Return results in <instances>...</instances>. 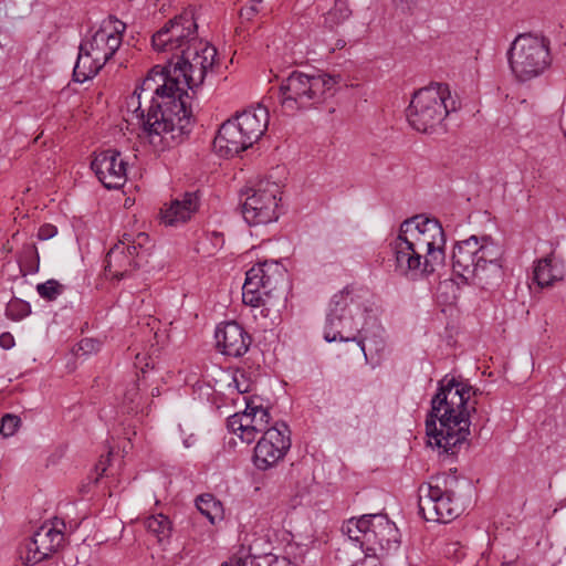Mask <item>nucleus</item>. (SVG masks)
<instances>
[{"instance_id":"obj_1","label":"nucleus","mask_w":566,"mask_h":566,"mask_svg":"<svg viewBox=\"0 0 566 566\" xmlns=\"http://www.w3.org/2000/svg\"><path fill=\"white\" fill-rule=\"evenodd\" d=\"M217 49L202 41L196 40L181 53H175L163 67L155 66L143 81V90H153L155 76L161 80L155 92L161 98L155 104L146 119L147 127L153 132L190 133L192 127V112L187 104L189 98L187 90L200 86L208 71L213 66Z\"/></svg>"},{"instance_id":"obj_2","label":"nucleus","mask_w":566,"mask_h":566,"mask_svg":"<svg viewBox=\"0 0 566 566\" xmlns=\"http://www.w3.org/2000/svg\"><path fill=\"white\" fill-rule=\"evenodd\" d=\"M446 237L436 219L415 216L405 220L390 242L395 271L412 280L432 274L446 260Z\"/></svg>"},{"instance_id":"obj_3","label":"nucleus","mask_w":566,"mask_h":566,"mask_svg":"<svg viewBox=\"0 0 566 566\" xmlns=\"http://www.w3.org/2000/svg\"><path fill=\"white\" fill-rule=\"evenodd\" d=\"M431 399V410L426 420L430 446L455 455L470 434L468 401L472 387L454 377L444 376Z\"/></svg>"},{"instance_id":"obj_4","label":"nucleus","mask_w":566,"mask_h":566,"mask_svg":"<svg viewBox=\"0 0 566 566\" xmlns=\"http://www.w3.org/2000/svg\"><path fill=\"white\" fill-rule=\"evenodd\" d=\"M361 314V307L356 300L354 289L346 286L331 298L324 328V339L332 342H356L367 359V348L380 352L385 347L382 338L368 337L365 329L359 327L356 316Z\"/></svg>"},{"instance_id":"obj_5","label":"nucleus","mask_w":566,"mask_h":566,"mask_svg":"<svg viewBox=\"0 0 566 566\" xmlns=\"http://www.w3.org/2000/svg\"><path fill=\"white\" fill-rule=\"evenodd\" d=\"M339 82L340 75L293 71L280 83V105L286 114L310 109L323 103L326 94Z\"/></svg>"},{"instance_id":"obj_6","label":"nucleus","mask_w":566,"mask_h":566,"mask_svg":"<svg viewBox=\"0 0 566 566\" xmlns=\"http://www.w3.org/2000/svg\"><path fill=\"white\" fill-rule=\"evenodd\" d=\"M460 108V102L451 96L443 83H432L417 91L407 108V119L420 133H433L444 118Z\"/></svg>"},{"instance_id":"obj_7","label":"nucleus","mask_w":566,"mask_h":566,"mask_svg":"<svg viewBox=\"0 0 566 566\" xmlns=\"http://www.w3.org/2000/svg\"><path fill=\"white\" fill-rule=\"evenodd\" d=\"M507 61L518 82L538 77L552 63L551 41L542 34L520 33L507 51Z\"/></svg>"},{"instance_id":"obj_8","label":"nucleus","mask_w":566,"mask_h":566,"mask_svg":"<svg viewBox=\"0 0 566 566\" xmlns=\"http://www.w3.org/2000/svg\"><path fill=\"white\" fill-rule=\"evenodd\" d=\"M197 29L198 25L193 13L185 11L169 20L153 35V46L156 51L170 53V57H174L175 53H181L182 49H186L199 39Z\"/></svg>"},{"instance_id":"obj_9","label":"nucleus","mask_w":566,"mask_h":566,"mask_svg":"<svg viewBox=\"0 0 566 566\" xmlns=\"http://www.w3.org/2000/svg\"><path fill=\"white\" fill-rule=\"evenodd\" d=\"M419 513L426 521L449 523L461 513L453 499V492L443 490L438 483L429 482L419 488Z\"/></svg>"},{"instance_id":"obj_10","label":"nucleus","mask_w":566,"mask_h":566,"mask_svg":"<svg viewBox=\"0 0 566 566\" xmlns=\"http://www.w3.org/2000/svg\"><path fill=\"white\" fill-rule=\"evenodd\" d=\"M279 187L276 184L260 182L256 188L249 189L242 203V216L250 226L266 224L277 220Z\"/></svg>"},{"instance_id":"obj_11","label":"nucleus","mask_w":566,"mask_h":566,"mask_svg":"<svg viewBox=\"0 0 566 566\" xmlns=\"http://www.w3.org/2000/svg\"><path fill=\"white\" fill-rule=\"evenodd\" d=\"M157 81L153 83V90H143V84L140 85V92L138 88L135 90L133 95L127 99V107L132 109L138 119V124L142 127L143 134L148 138L149 143L154 146H158L159 144H165V146H169L170 142L181 139L182 136L188 133H180L178 129L169 130V132H153V127L148 128L146 124V119L149 116L150 109L155 106V104H160L161 98H159L158 94L155 92L157 87Z\"/></svg>"},{"instance_id":"obj_12","label":"nucleus","mask_w":566,"mask_h":566,"mask_svg":"<svg viewBox=\"0 0 566 566\" xmlns=\"http://www.w3.org/2000/svg\"><path fill=\"white\" fill-rule=\"evenodd\" d=\"M291 431L285 422H275L264 432L254 448L253 462L268 470L282 460L291 448Z\"/></svg>"},{"instance_id":"obj_13","label":"nucleus","mask_w":566,"mask_h":566,"mask_svg":"<svg viewBox=\"0 0 566 566\" xmlns=\"http://www.w3.org/2000/svg\"><path fill=\"white\" fill-rule=\"evenodd\" d=\"M125 30L124 22L115 17H109L101 23L90 39L82 40V50H88L96 56V60L106 64L119 49Z\"/></svg>"},{"instance_id":"obj_14","label":"nucleus","mask_w":566,"mask_h":566,"mask_svg":"<svg viewBox=\"0 0 566 566\" xmlns=\"http://www.w3.org/2000/svg\"><path fill=\"white\" fill-rule=\"evenodd\" d=\"M374 533H367L366 545L361 551L366 556L385 557L396 553L400 547V534L395 523L387 516L376 517Z\"/></svg>"},{"instance_id":"obj_15","label":"nucleus","mask_w":566,"mask_h":566,"mask_svg":"<svg viewBox=\"0 0 566 566\" xmlns=\"http://www.w3.org/2000/svg\"><path fill=\"white\" fill-rule=\"evenodd\" d=\"M126 161L116 149L97 154L91 164L92 170L107 189H118L126 181Z\"/></svg>"},{"instance_id":"obj_16","label":"nucleus","mask_w":566,"mask_h":566,"mask_svg":"<svg viewBox=\"0 0 566 566\" xmlns=\"http://www.w3.org/2000/svg\"><path fill=\"white\" fill-rule=\"evenodd\" d=\"M478 261L481 272H478V282L485 286L497 284L503 276L501 259L503 249L490 237H479Z\"/></svg>"},{"instance_id":"obj_17","label":"nucleus","mask_w":566,"mask_h":566,"mask_svg":"<svg viewBox=\"0 0 566 566\" xmlns=\"http://www.w3.org/2000/svg\"><path fill=\"white\" fill-rule=\"evenodd\" d=\"M217 348L227 356L241 357L250 348L252 338L237 322H226L217 326L214 332Z\"/></svg>"},{"instance_id":"obj_18","label":"nucleus","mask_w":566,"mask_h":566,"mask_svg":"<svg viewBox=\"0 0 566 566\" xmlns=\"http://www.w3.org/2000/svg\"><path fill=\"white\" fill-rule=\"evenodd\" d=\"M274 289L271 277L268 275L266 264L252 266L245 274V281L242 286V300L245 305L252 307L265 306L264 296Z\"/></svg>"},{"instance_id":"obj_19","label":"nucleus","mask_w":566,"mask_h":566,"mask_svg":"<svg viewBox=\"0 0 566 566\" xmlns=\"http://www.w3.org/2000/svg\"><path fill=\"white\" fill-rule=\"evenodd\" d=\"M201 191H186L170 201L160 211V219L165 226L178 227L189 221L199 210Z\"/></svg>"},{"instance_id":"obj_20","label":"nucleus","mask_w":566,"mask_h":566,"mask_svg":"<svg viewBox=\"0 0 566 566\" xmlns=\"http://www.w3.org/2000/svg\"><path fill=\"white\" fill-rule=\"evenodd\" d=\"M479 237L470 238L455 243L452 252L453 272L468 281L470 277L478 280V272H481V264L478 259Z\"/></svg>"},{"instance_id":"obj_21","label":"nucleus","mask_w":566,"mask_h":566,"mask_svg":"<svg viewBox=\"0 0 566 566\" xmlns=\"http://www.w3.org/2000/svg\"><path fill=\"white\" fill-rule=\"evenodd\" d=\"M251 147L234 118L226 120L213 140V148L221 157H233Z\"/></svg>"},{"instance_id":"obj_22","label":"nucleus","mask_w":566,"mask_h":566,"mask_svg":"<svg viewBox=\"0 0 566 566\" xmlns=\"http://www.w3.org/2000/svg\"><path fill=\"white\" fill-rule=\"evenodd\" d=\"M250 146L256 143L268 128L269 111L264 106L247 109L234 117Z\"/></svg>"},{"instance_id":"obj_23","label":"nucleus","mask_w":566,"mask_h":566,"mask_svg":"<svg viewBox=\"0 0 566 566\" xmlns=\"http://www.w3.org/2000/svg\"><path fill=\"white\" fill-rule=\"evenodd\" d=\"M136 254L127 252L123 244H115L105 259V272L112 279L122 280L138 266Z\"/></svg>"},{"instance_id":"obj_24","label":"nucleus","mask_w":566,"mask_h":566,"mask_svg":"<svg viewBox=\"0 0 566 566\" xmlns=\"http://www.w3.org/2000/svg\"><path fill=\"white\" fill-rule=\"evenodd\" d=\"M244 409L248 429L244 433L245 442L252 443L259 433L264 434L272 426H270L271 417L269 410L261 405H255L253 400H247Z\"/></svg>"},{"instance_id":"obj_25","label":"nucleus","mask_w":566,"mask_h":566,"mask_svg":"<svg viewBox=\"0 0 566 566\" xmlns=\"http://www.w3.org/2000/svg\"><path fill=\"white\" fill-rule=\"evenodd\" d=\"M104 65L105 63L101 60H96V56L88 50H82L81 43L76 63L73 69V78L75 82L84 83L97 75Z\"/></svg>"},{"instance_id":"obj_26","label":"nucleus","mask_w":566,"mask_h":566,"mask_svg":"<svg viewBox=\"0 0 566 566\" xmlns=\"http://www.w3.org/2000/svg\"><path fill=\"white\" fill-rule=\"evenodd\" d=\"M48 539V535L42 526L34 533L30 543L27 546V563L36 564L55 553L59 547Z\"/></svg>"},{"instance_id":"obj_27","label":"nucleus","mask_w":566,"mask_h":566,"mask_svg":"<svg viewBox=\"0 0 566 566\" xmlns=\"http://www.w3.org/2000/svg\"><path fill=\"white\" fill-rule=\"evenodd\" d=\"M144 524L147 531L157 537L159 543L168 539L171 535L172 523L168 516L161 513L148 516Z\"/></svg>"},{"instance_id":"obj_28","label":"nucleus","mask_w":566,"mask_h":566,"mask_svg":"<svg viewBox=\"0 0 566 566\" xmlns=\"http://www.w3.org/2000/svg\"><path fill=\"white\" fill-rule=\"evenodd\" d=\"M556 270L557 269L552 264L551 259L545 258L539 260L534 268V281L541 287L552 286L555 281L562 279Z\"/></svg>"},{"instance_id":"obj_29","label":"nucleus","mask_w":566,"mask_h":566,"mask_svg":"<svg viewBox=\"0 0 566 566\" xmlns=\"http://www.w3.org/2000/svg\"><path fill=\"white\" fill-rule=\"evenodd\" d=\"M20 270L23 275L39 272L40 256L38 249L34 244H27L23 247L22 253L19 259Z\"/></svg>"},{"instance_id":"obj_30","label":"nucleus","mask_w":566,"mask_h":566,"mask_svg":"<svg viewBox=\"0 0 566 566\" xmlns=\"http://www.w3.org/2000/svg\"><path fill=\"white\" fill-rule=\"evenodd\" d=\"M65 287L59 281L50 279L43 283L36 285L38 294L45 301H55L60 295L63 294Z\"/></svg>"},{"instance_id":"obj_31","label":"nucleus","mask_w":566,"mask_h":566,"mask_svg":"<svg viewBox=\"0 0 566 566\" xmlns=\"http://www.w3.org/2000/svg\"><path fill=\"white\" fill-rule=\"evenodd\" d=\"M197 509L213 523L218 512L220 511V503L211 494H202L196 500Z\"/></svg>"},{"instance_id":"obj_32","label":"nucleus","mask_w":566,"mask_h":566,"mask_svg":"<svg viewBox=\"0 0 566 566\" xmlns=\"http://www.w3.org/2000/svg\"><path fill=\"white\" fill-rule=\"evenodd\" d=\"M31 313V306L21 298H12L6 307V316L11 321H21Z\"/></svg>"},{"instance_id":"obj_33","label":"nucleus","mask_w":566,"mask_h":566,"mask_svg":"<svg viewBox=\"0 0 566 566\" xmlns=\"http://www.w3.org/2000/svg\"><path fill=\"white\" fill-rule=\"evenodd\" d=\"M350 14L349 9L343 2H336L335 7L331 9L324 17V25L328 29H333L334 27L342 23L346 20Z\"/></svg>"},{"instance_id":"obj_34","label":"nucleus","mask_w":566,"mask_h":566,"mask_svg":"<svg viewBox=\"0 0 566 566\" xmlns=\"http://www.w3.org/2000/svg\"><path fill=\"white\" fill-rule=\"evenodd\" d=\"M385 516L384 514H365L358 518L354 517L355 527H359L363 532L361 535V547L366 545L367 533H374L376 517Z\"/></svg>"},{"instance_id":"obj_35","label":"nucleus","mask_w":566,"mask_h":566,"mask_svg":"<svg viewBox=\"0 0 566 566\" xmlns=\"http://www.w3.org/2000/svg\"><path fill=\"white\" fill-rule=\"evenodd\" d=\"M395 11L405 17H413L421 11V0H392Z\"/></svg>"},{"instance_id":"obj_36","label":"nucleus","mask_w":566,"mask_h":566,"mask_svg":"<svg viewBox=\"0 0 566 566\" xmlns=\"http://www.w3.org/2000/svg\"><path fill=\"white\" fill-rule=\"evenodd\" d=\"M244 419H245V412H241V413H234L232 416H230L228 418V421H227V427L228 429L237 434L243 442H245V431L248 429V426L247 422H244Z\"/></svg>"},{"instance_id":"obj_37","label":"nucleus","mask_w":566,"mask_h":566,"mask_svg":"<svg viewBox=\"0 0 566 566\" xmlns=\"http://www.w3.org/2000/svg\"><path fill=\"white\" fill-rule=\"evenodd\" d=\"M21 426V419L12 413H6L2 416L0 421V433L4 438L12 437L19 427Z\"/></svg>"},{"instance_id":"obj_38","label":"nucleus","mask_w":566,"mask_h":566,"mask_svg":"<svg viewBox=\"0 0 566 566\" xmlns=\"http://www.w3.org/2000/svg\"><path fill=\"white\" fill-rule=\"evenodd\" d=\"M101 348V343L93 338H83L77 344L76 355H91L97 353Z\"/></svg>"},{"instance_id":"obj_39","label":"nucleus","mask_w":566,"mask_h":566,"mask_svg":"<svg viewBox=\"0 0 566 566\" xmlns=\"http://www.w3.org/2000/svg\"><path fill=\"white\" fill-rule=\"evenodd\" d=\"M344 534L348 536V538L359 545L361 548V535L363 532L359 527H355L354 517L349 518L342 527Z\"/></svg>"},{"instance_id":"obj_40","label":"nucleus","mask_w":566,"mask_h":566,"mask_svg":"<svg viewBox=\"0 0 566 566\" xmlns=\"http://www.w3.org/2000/svg\"><path fill=\"white\" fill-rule=\"evenodd\" d=\"M232 386L239 394H245L251 390V384L247 379L244 373L234 374L232 381L229 384V387Z\"/></svg>"},{"instance_id":"obj_41","label":"nucleus","mask_w":566,"mask_h":566,"mask_svg":"<svg viewBox=\"0 0 566 566\" xmlns=\"http://www.w3.org/2000/svg\"><path fill=\"white\" fill-rule=\"evenodd\" d=\"M448 558L460 559L464 556L463 546L459 542H449L443 549Z\"/></svg>"},{"instance_id":"obj_42","label":"nucleus","mask_w":566,"mask_h":566,"mask_svg":"<svg viewBox=\"0 0 566 566\" xmlns=\"http://www.w3.org/2000/svg\"><path fill=\"white\" fill-rule=\"evenodd\" d=\"M42 528L45 532V534L48 535V539H51L50 541L51 543H54L57 547H60L62 545V542L64 539V534L61 531L54 528L53 526H49V525H42Z\"/></svg>"},{"instance_id":"obj_43","label":"nucleus","mask_w":566,"mask_h":566,"mask_svg":"<svg viewBox=\"0 0 566 566\" xmlns=\"http://www.w3.org/2000/svg\"><path fill=\"white\" fill-rule=\"evenodd\" d=\"M117 244L125 245L128 253L136 254V256H138L137 245L135 244V237H133L132 234L124 233Z\"/></svg>"},{"instance_id":"obj_44","label":"nucleus","mask_w":566,"mask_h":566,"mask_svg":"<svg viewBox=\"0 0 566 566\" xmlns=\"http://www.w3.org/2000/svg\"><path fill=\"white\" fill-rule=\"evenodd\" d=\"M56 233H57V229L55 226L45 223L40 227V229L38 231V238L40 240H49V239L53 238Z\"/></svg>"},{"instance_id":"obj_45","label":"nucleus","mask_w":566,"mask_h":566,"mask_svg":"<svg viewBox=\"0 0 566 566\" xmlns=\"http://www.w3.org/2000/svg\"><path fill=\"white\" fill-rule=\"evenodd\" d=\"M221 566H253V559L249 557L233 556L229 560L222 563Z\"/></svg>"},{"instance_id":"obj_46","label":"nucleus","mask_w":566,"mask_h":566,"mask_svg":"<svg viewBox=\"0 0 566 566\" xmlns=\"http://www.w3.org/2000/svg\"><path fill=\"white\" fill-rule=\"evenodd\" d=\"M15 345L14 337L9 332H3L0 335V347L8 350L11 349Z\"/></svg>"},{"instance_id":"obj_47","label":"nucleus","mask_w":566,"mask_h":566,"mask_svg":"<svg viewBox=\"0 0 566 566\" xmlns=\"http://www.w3.org/2000/svg\"><path fill=\"white\" fill-rule=\"evenodd\" d=\"M256 12H258V9L255 6L244 7L240 10V17H241V19L249 21L254 17V14Z\"/></svg>"},{"instance_id":"obj_48","label":"nucleus","mask_w":566,"mask_h":566,"mask_svg":"<svg viewBox=\"0 0 566 566\" xmlns=\"http://www.w3.org/2000/svg\"><path fill=\"white\" fill-rule=\"evenodd\" d=\"M149 238L145 232H139L135 237V244L137 245V253L139 254V250L144 248V245L148 242Z\"/></svg>"},{"instance_id":"obj_49","label":"nucleus","mask_w":566,"mask_h":566,"mask_svg":"<svg viewBox=\"0 0 566 566\" xmlns=\"http://www.w3.org/2000/svg\"><path fill=\"white\" fill-rule=\"evenodd\" d=\"M212 242L216 247H222L223 244V234L222 233H219V232H213L212 233Z\"/></svg>"},{"instance_id":"obj_50","label":"nucleus","mask_w":566,"mask_h":566,"mask_svg":"<svg viewBox=\"0 0 566 566\" xmlns=\"http://www.w3.org/2000/svg\"><path fill=\"white\" fill-rule=\"evenodd\" d=\"M454 287H455V284L452 281H444V282L440 283V285H439V290H443V289L454 290Z\"/></svg>"},{"instance_id":"obj_51","label":"nucleus","mask_w":566,"mask_h":566,"mask_svg":"<svg viewBox=\"0 0 566 566\" xmlns=\"http://www.w3.org/2000/svg\"><path fill=\"white\" fill-rule=\"evenodd\" d=\"M96 471L99 472V475H103L104 472L106 471V461H103L101 460L97 464H96Z\"/></svg>"},{"instance_id":"obj_52","label":"nucleus","mask_w":566,"mask_h":566,"mask_svg":"<svg viewBox=\"0 0 566 566\" xmlns=\"http://www.w3.org/2000/svg\"><path fill=\"white\" fill-rule=\"evenodd\" d=\"M252 1H253V2H255V3H259V2H261L262 0H252Z\"/></svg>"}]
</instances>
